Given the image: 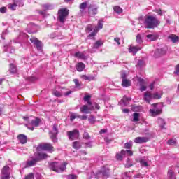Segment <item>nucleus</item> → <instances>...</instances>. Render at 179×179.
<instances>
[{
    "mask_svg": "<svg viewBox=\"0 0 179 179\" xmlns=\"http://www.w3.org/2000/svg\"><path fill=\"white\" fill-rule=\"evenodd\" d=\"M10 168L8 166H5L1 171V179H10Z\"/></svg>",
    "mask_w": 179,
    "mask_h": 179,
    "instance_id": "nucleus-9",
    "label": "nucleus"
},
{
    "mask_svg": "<svg viewBox=\"0 0 179 179\" xmlns=\"http://www.w3.org/2000/svg\"><path fill=\"white\" fill-rule=\"evenodd\" d=\"M168 145H171L172 146H174V145H176L177 141L176 139H170L167 141Z\"/></svg>",
    "mask_w": 179,
    "mask_h": 179,
    "instance_id": "nucleus-50",
    "label": "nucleus"
},
{
    "mask_svg": "<svg viewBox=\"0 0 179 179\" xmlns=\"http://www.w3.org/2000/svg\"><path fill=\"white\" fill-rule=\"evenodd\" d=\"M42 6L45 12L47 10H52V9H54L53 4L47 3V4L43 5Z\"/></svg>",
    "mask_w": 179,
    "mask_h": 179,
    "instance_id": "nucleus-25",
    "label": "nucleus"
},
{
    "mask_svg": "<svg viewBox=\"0 0 179 179\" xmlns=\"http://www.w3.org/2000/svg\"><path fill=\"white\" fill-rule=\"evenodd\" d=\"M124 152H125V155H127V156H132L134 155V152L129 150H124Z\"/></svg>",
    "mask_w": 179,
    "mask_h": 179,
    "instance_id": "nucleus-57",
    "label": "nucleus"
},
{
    "mask_svg": "<svg viewBox=\"0 0 179 179\" xmlns=\"http://www.w3.org/2000/svg\"><path fill=\"white\" fill-rule=\"evenodd\" d=\"M136 43H138V44H141V43H142V37L141 36V34H138L136 36Z\"/></svg>",
    "mask_w": 179,
    "mask_h": 179,
    "instance_id": "nucleus-52",
    "label": "nucleus"
},
{
    "mask_svg": "<svg viewBox=\"0 0 179 179\" xmlns=\"http://www.w3.org/2000/svg\"><path fill=\"white\" fill-rule=\"evenodd\" d=\"M168 38H169V40H171V41H172V43H178V41H179V37L174 34H171V35L169 36Z\"/></svg>",
    "mask_w": 179,
    "mask_h": 179,
    "instance_id": "nucleus-23",
    "label": "nucleus"
},
{
    "mask_svg": "<svg viewBox=\"0 0 179 179\" xmlns=\"http://www.w3.org/2000/svg\"><path fill=\"white\" fill-rule=\"evenodd\" d=\"M25 179H34V174L32 173L28 174L26 177Z\"/></svg>",
    "mask_w": 179,
    "mask_h": 179,
    "instance_id": "nucleus-56",
    "label": "nucleus"
},
{
    "mask_svg": "<svg viewBox=\"0 0 179 179\" xmlns=\"http://www.w3.org/2000/svg\"><path fill=\"white\" fill-rule=\"evenodd\" d=\"M78 118L82 120H87V115H78L77 116Z\"/></svg>",
    "mask_w": 179,
    "mask_h": 179,
    "instance_id": "nucleus-61",
    "label": "nucleus"
},
{
    "mask_svg": "<svg viewBox=\"0 0 179 179\" xmlns=\"http://www.w3.org/2000/svg\"><path fill=\"white\" fill-rule=\"evenodd\" d=\"M17 6V4L16 1H15L14 3L8 4V9H10V10H16Z\"/></svg>",
    "mask_w": 179,
    "mask_h": 179,
    "instance_id": "nucleus-38",
    "label": "nucleus"
},
{
    "mask_svg": "<svg viewBox=\"0 0 179 179\" xmlns=\"http://www.w3.org/2000/svg\"><path fill=\"white\" fill-rule=\"evenodd\" d=\"M66 134L69 141H75V139L79 138V131L78 129L67 131Z\"/></svg>",
    "mask_w": 179,
    "mask_h": 179,
    "instance_id": "nucleus-8",
    "label": "nucleus"
},
{
    "mask_svg": "<svg viewBox=\"0 0 179 179\" xmlns=\"http://www.w3.org/2000/svg\"><path fill=\"white\" fill-rule=\"evenodd\" d=\"M108 171V168L107 166H103L101 168V171L97 173V176L99 177H103V178H107L110 176Z\"/></svg>",
    "mask_w": 179,
    "mask_h": 179,
    "instance_id": "nucleus-12",
    "label": "nucleus"
},
{
    "mask_svg": "<svg viewBox=\"0 0 179 179\" xmlns=\"http://www.w3.org/2000/svg\"><path fill=\"white\" fill-rule=\"evenodd\" d=\"M30 41L36 45L38 51H41L43 50V44L41 41H38L36 38H30Z\"/></svg>",
    "mask_w": 179,
    "mask_h": 179,
    "instance_id": "nucleus-13",
    "label": "nucleus"
},
{
    "mask_svg": "<svg viewBox=\"0 0 179 179\" xmlns=\"http://www.w3.org/2000/svg\"><path fill=\"white\" fill-rule=\"evenodd\" d=\"M121 78L122 80H124V79H127V73L125 72H122Z\"/></svg>",
    "mask_w": 179,
    "mask_h": 179,
    "instance_id": "nucleus-62",
    "label": "nucleus"
},
{
    "mask_svg": "<svg viewBox=\"0 0 179 179\" xmlns=\"http://www.w3.org/2000/svg\"><path fill=\"white\" fill-rule=\"evenodd\" d=\"M69 15V10L67 8H61L57 13V20H59L60 23H65Z\"/></svg>",
    "mask_w": 179,
    "mask_h": 179,
    "instance_id": "nucleus-5",
    "label": "nucleus"
},
{
    "mask_svg": "<svg viewBox=\"0 0 179 179\" xmlns=\"http://www.w3.org/2000/svg\"><path fill=\"white\" fill-rule=\"evenodd\" d=\"M149 141V138L148 137H136L135 139H134V142L135 143H145L146 142H148Z\"/></svg>",
    "mask_w": 179,
    "mask_h": 179,
    "instance_id": "nucleus-20",
    "label": "nucleus"
},
{
    "mask_svg": "<svg viewBox=\"0 0 179 179\" xmlns=\"http://www.w3.org/2000/svg\"><path fill=\"white\" fill-rule=\"evenodd\" d=\"M76 69H77V71H78V72H82V71H83V69H85V64L78 63L76 65Z\"/></svg>",
    "mask_w": 179,
    "mask_h": 179,
    "instance_id": "nucleus-30",
    "label": "nucleus"
},
{
    "mask_svg": "<svg viewBox=\"0 0 179 179\" xmlns=\"http://www.w3.org/2000/svg\"><path fill=\"white\" fill-rule=\"evenodd\" d=\"M67 178H68V179H76L77 177H76V176H75V175H69V176H67Z\"/></svg>",
    "mask_w": 179,
    "mask_h": 179,
    "instance_id": "nucleus-64",
    "label": "nucleus"
},
{
    "mask_svg": "<svg viewBox=\"0 0 179 179\" xmlns=\"http://www.w3.org/2000/svg\"><path fill=\"white\" fill-rule=\"evenodd\" d=\"M66 162H52L50 164L49 167L50 170L55 171V173H62L66 170Z\"/></svg>",
    "mask_w": 179,
    "mask_h": 179,
    "instance_id": "nucleus-3",
    "label": "nucleus"
},
{
    "mask_svg": "<svg viewBox=\"0 0 179 179\" xmlns=\"http://www.w3.org/2000/svg\"><path fill=\"white\" fill-rule=\"evenodd\" d=\"M139 82H140V91L145 92V90H146L147 89V87L143 85V83L145 82V80L142 78H140Z\"/></svg>",
    "mask_w": 179,
    "mask_h": 179,
    "instance_id": "nucleus-28",
    "label": "nucleus"
},
{
    "mask_svg": "<svg viewBox=\"0 0 179 179\" xmlns=\"http://www.w3.org/2000/svg\"><path fill=\"white\" fill-rule=\"evenodd\" d=\"M152 107L154 109H150L149 113L151 117H157V115H160L162 114V105L159 103H154L152 104Z\"/></svg>",
    "mask_w": 179,
    "mask_h": 179,
    "instance_id": "nucleus-6",
    "label": "nucleus"
},
{
    "mask_svg": "<svg viewBox=\"0 0 179 179\" xmlns=\"http://www.w3.org/2000/svg\"><path fill=\"white\" fill-rule=\"evenodd\" d=\"M168 177L170 179H176V173H174V171L171 169H169L168 171Z\"/></svg>",
    "mask_w": 179,
    "mask_h": 179,
    "instance_id": "nucleus-32",
    "label": "nucleus"
},
{
    "mask_svg": "<svg viewBox=\"0 0 179 179\" xmlns=\"http://www.w3.org/2000/svg\"><path fill=\"white\" fill-rule=\"evenodd\" d=\"M90 95H86L84 97V100L87 102V104H88V106H92L93 105V103H92V101H90Z\"/></svg>",
    "mask_w": 179,
    "mask_h": 179,
    "instance_id": "nucleus-44",
    "label": "nucleus"
},
{
    "mask_svg": "<svg viewBox=\"0 0 179 179\" xmlns=\"http://www.w3.org/2000/svg\"><path fill=\"white\" fill-rule=\"evenodd\" d=\"M23 119L28 122V124H26V127L31 131H34V127H38L40 125V122H41V120H40V118L33 117V116L29 117H23Z\"/></svg>",
    "mask_w": 179,
    "mask_h": 179,
    "instance_id": "nucleus-2",
    "label": "nucleus"
},
{
    "mask_svg": "<svg viewBox=\"0 0 179 179\" xmlns=\"http://www.w3.org/2000/svg\"><path fill=\"white\" fill-rule=\"evenodd\" d=\"M78 117H79L78 113H71V115H70V121L71 122H73V120H75L76 118H78Z\"/></svg>",
    "mask_w": 179,
    "mask_h": 179,
    "instance_id": "nucleus-45",
    "label": "nucleus"
},
{
    "mask_svg": "<svg viewBox=\"0 0 179 179\" xmlns=\"http://www.w3.org/2000/svg\"><path fill=\"white\" fill-rule=\"evenodd\" d=\"M131 99L124 96L123 99L121 100L120 103H122L124 106H127V104H128V101H129Z\"/></svg>",
    "mask_w": 179,
    "mask_h": 179,
    "instance_id": "nucleus-42",
    "label": "nucleus"
},
{
    "mask_svg": "<svg viewBox=\"0 0 179 179\" xmlns=\"http://www.w3.org/2000/svg\"><path fill=\"white\" fill-rule=\"evenodd\" d=\"M1 13H6V7H2L0 8Z\"/></svg>",
    "mask_w": 179,
    "mask_h": 179,
    "instance_id": "nucleus-63",
    "label": "nucleus"
},
{
    "mask_svg": "<svg viewBox=\"0 0 179 179\" xmlns=\"http://www.w3.org/2000/svg\"><path fill=\"white\" fill-rule=\"evenodd\" d=\"M52 94L55 96L56 97H62V93L59 92V91L55 90L52 92Z\"/></svg>",
    "mask_w": 179,
    "mask_h": 179,
    "instance_id": "nucleus-48",
    "label": "nucleus"
},
{
    "mask_svg": "<svg viewBox=\"0 0 179 179\" xmlns=\"http://www.w3.org/2000/svg\"><path fill=\"white\" fill-rule=\"evenodd\" d=\"M75 57L76 58H80L81 59H85L86 56H85V54L80 52H77L75 53Z\"/></svg>",
    "mask_w": 179,
    "mask_h": 179,
    "instance_id": "nucleus-35",
    "label": "nucleus"
},
{
    "mask_svg": "<svg viewBox=\"0 0 179 179\" xmlns=\"http://www.w3.org/2000/svg\"><path fill=\"white\" fill-rule=\"evenodd\" d=\"M131 85H132V83L131 82L130 80H128V79L122 80V86H123V87H128L131 86Z\"/></svg>",
    "mask_w": 179,
    "mask_h": 179,
    "instance_id": "nucleus-26",
    "label": "nucleus"
},
{
    "mask_svg": "<svg viewBox=\"0 0 179 179\" xmlns=\"http://www.w3.org/2000/svg\"><path fill=\"white\" fill-rule=\"evenodd\" d=\"M139 113H134V114H133V117H134V119H133V121L134 122H138V121H139Z\"/></svg>",
    "mask_w": 179,
    "mask_h": 179,
    "instance_id": "nucleus-46",
    "label": "nucleus"
},
{
    "mask_svg": "<svg viewBox=\"0 0 179 179\" xmlns=\"http://www.w3.org/2000/svg\"><path fill=\"white\" fill-rule=\"evenodd\" d=\"M15 3H17V6H23L24 5V2L22 0H16Z\"/></svg>",
    "mask_w": 179,
    "mask_h": 179,
    "instance_id": "nucleus-53",
    "label": "nucleus"
},
{
    "mask_svg": "<svg viewBox=\"0 0 179 179\" xmlns=\"http://www.w3.org/2000/svg\"><path fill=\"white\" fill-rule=\"evenodd\" d=\"M158 124H159L160 128L164 129V125H166V121H164L162 118H158Z\"/></svg>",
    "mask_w": 179,
    "mask_h": 179,
    "instance_id": "nucleus-33",
    "label": "nucleus"
},
{
    "mask_svg": "<svg viewBox=\"0 0 179 179\" xmlns=\"http://www.w3.org/2000/svg\"><path fill=\"white\" fill-rule=\"evenodd\" d=\"M153 99V96L152 95V93L150 92H146L144 93L143 100L144 101H146V103H148V104H150V101Z\"/></svg>",
    "mask_w": 179,
    "mask_h": 179,
    "instance_id": "nucleus-16",
    "label": "nucleus"
},
{
    "mask_svg": "<svg viewBox=\"0 0 179 179\" xmlns=\"http://www.w3.org/2000/svg\"><path fill=\"white\" fill-rule=\"evenodd\" d=\"M73 82L77 89H80V86H83V84L82 83H79V80L78 79H74Z\"/></svg>",
    "mask_w": 179,
    "mask_h": 179,
    "instance_id": "nucleus-40",
    "label": "nucleus"
},
{
    "mask_svg": "<svg viewBox=\"0 0 179 179\" xmlns=\"http://www.w3.org/2000/svg\"><path fill=\"white\" fill-rule=\"evenodd\" d=\"M37 162H38V159L36 158H33L31 160H28L26 162L25 167H33V166H36Z\"/></svg>",
    "mask_w": 179,
    "mask_h": 179,
    "instance_id": "nucleus-21",
    "label": "nucleus"
},
{
    "mask_svg": "<svg viewBox=\"0 0 179 179\" xmlns=\"http://www.w3.org/2000/svg\"><path fill=\"white\" fill-rule=\"evenodd\" d=\"M175 75H178L179 76V64L176 65L175 67V71L173 72Z\"/></svg>",
    "mask_w": 179,
    "mask_h": 179,
    "instance_id": "nucleus-58",
    "label": "nucleus"
},
{
    "mask_svg": "<svg viewBox=\"0 0 179 179\" xmlns=\"http://www.w3.org/2000/svg\"><path fill=\"white\" fill-rule=\"evenodd\" d=\"M97 9L98 8L96 6V5L90 4L88 6V13L92 15H97Z\"/></svg>",
    "mask_w": 179,
    "mask_h": 179,
    "instance_id": "nucleus-14",
    "label": "nucleus"
},
{
    "mask_svg": "<svg viewBox=\"0 0 179 179\" xmlns=\"http://www.w3.org/2000/svg\"><path fill=\"white\" fill-rule=\"evenodd\" d=\"M38 148L41 149L42 150H47L50 153H52V152H54V146H52V145L50 143L39 144Z\"/></svg>",
    "mask_w": 179,
    "mask_h": 179,
    "instance_id": "nucleus-10",
    "label": "nucleus"
},
{
    "mask_svg": "<svg viewBox=\"0 0 179 179\" xmlns=\"http://www.w3.org/2000/svg\"><path fill=\"white\" fill-rule=\"evenodd\" d=\"M18 141L22 145L27 143V136L24 134H20L17 136Z\"/></svg>",
    "mask_w": 179,
    "mask_h": 179,
    "instance_id": "nucleus-22",
    "label": "nucleus"
},
{
    "mask_svg": "<svg viewBox=\"0 0 179 179\" xmlns=\"http://www.w3.org/2000/svg\"><path fill=\"white\" fill-rule=\"evenodd\" d=\"M83 138L84 139H90V135H89V133L85 132L83 134Z\"/></svg>",
    "mask_w": 179,
    "mask_h": 179,
    "instance_id": "nucleus-60",
    "label": "nucleus"
},
{
    "mask_svg": "<svg viewBox=\"0 0 179 179\" xmlns=\"http://www.w3.org/2000/svg\"><path fill=\"white\" fill-rule=\"evenodd\" d=\"M132 148V141H129L124 144L125 149H131Z\"/></svg>",
    "mask_w": 179,
    "mask_h": 179,
    "instance_id": "nucleus-49",
    "label": "nucleus"
},
{
    "mask_svg": "<svg viewBox=\"0 0 179 179\" xmlns=\"http://www.w3.org/2000/svg\"><path fill=\"white\" fill-rule=\"evenodd\" d=\"M101 45H103V42L101 41H96L93 45V48L97 49L101 47Z\"/></svg>",
    "mask_w": 179,
    "mask_h": 179,
    "instance_id": "nucleus-37",
    "label": "nucleus"
},
{
    "mask_svg": "<svg viewBox=\"0 0 179 179\" xmlns=\"http://www.w3.org/2000/svg\"><path fill=\"white\" fill-rule=\"evenodd\" d=\"M81 79H83V80H88L89 82H91V80H94L95 77L93 76H86V75H82L80 76Z\"/></svg>",
    "mask_w": 179,
    "mask_h": 179,
    "instance_id": "nucleus-24",
    "label": "nucleus"
},
{
    "mask_svg": "<svg viewBox=\"0 0 179 179\" xmlns=\"http://www.w3.org/2000/svg\"><path fill=\"white\" fill-rule=\"evenodd\" d=\"M143 64H144L143 60L138 59L136 64L137 68H141L143 65Z\"/></svg>",
    "mask_w": 179,
    "mask_h": 179,
    "instance_id": "nucleus-51",
    "label": "nucleus"
},
{
    "mask_svg": "<svg viewBox=\"0 0 179 179\" xmlns=\"http://www.w3.org/2000/svg\"><path fill=\"white\" fill-rule=\"evenodd\" d=\"M141 50H142V47L130 46V48H129V52H131L134 55H136V52H138V51H141Z\"/></svg>",
    "mask_w": 179,
    "mask_h": 179,
    "instance_id": "nucleus-19",
    "label": "nucleus"
},
{
    "mask_svg": "<svg viewBox=\"0 0 179 179\" xmlns=\"http://www.w3.org/2000/svg\"><path fill=\"white\" fill-rule=\"evenodd\" d=\"M58 128H57V125L54 124L52 127V131L49 132L50 138L52 141V142H57L58 138H57V135H58Z\"/></svg>",
    "mask_w": 179,
    "mask_h": 179,
    "instance_id": "nucleus-7",
    "label": "nucleus"
},
{
    "mask_svg": "<svg viewBox=\"0 0 179 179\" xmlns=\"http://www.w3.org/2000/svg\"><path fill=\"white\" fill-rule=\"evenodd\" d=\"M94 108L100 110V106L96 103H94L93 105H89V106H87V105H83L80 108V111L83 114H90L91 111H93Z\"/></svg>",
    "mask_w": 179,
    "mask_h": 179,
    "instance_id": "nucleus-4",
    "label": "nucleus"
},
{
    "mask_svg": "<svg viewBox=\"0 0 179 179\" xmlns=\"http://www.w3.org/2000/svg\"><path fill=\"white\" fill-rule=\"evenodd\" d=\"M158 38H159V36H157V35H156V34L147 35V38H148L150 41H155Z\"/></svg>",
    "mask_w": 179,
    "mask_h": 179,
    "instance_id": "nucleus-31",
    "label": "nucleus"
},
{
    "mask_svg": "<svg viewBox=\"0 0 179 179\" xmlns=\"http://www.w3.org/2000/svg\"><path fill=\"white\" fill-rule=\"evenodd\" d=\"M167 52V49L166 48H160L157 49V50L155 52V57H160L161 55H164Z\"/></svg>",
    "mask_w": 179,
    "mask_h": 179,
    "instance_id": "nucleus-17",
    "label": "nucleus"
},
{
    "mask_svg": "<svg viewBox=\"0 0 179 179\" xmlns=\"http://www.w3.org/2000/svg\"><path fill=\"white\" fill-rule=\"evenodd\" d=\"M125 157V150H122L120 153L116 155L117 160H122L123 157Z\"/></svg>",
    "mask_w": 179,
    "mask_h": 179,
    "instance_id": "nucleus-27",
    "label": "nucleus"
},
{
    "mask_svg": "<svg viewBox=\"0 0 179 179\" xmlns=\"http://www.w3.org/2000/svg\"><path fill=\"white\" fill-rule=\"evenodd\" d=\"M6 34H8V30L6 29L5 31H3L1 34V38L2 40H5V36H6Z\"/></svg>",
    "mask_w": 179,
    "mask_h": 179,
    "instance_id": "nucleus-59",
    "label": "nucleus"
},
{
    "mask_svg": "<svg viewBox=\"0 0 179 179\" xmlns=\"http://www.w3.org/2000/svg\"><path fill=\"white\" fill-rule=\"evenodd\" d=\"M122 179H131V176H128V173H124L122 175Z\"/></svg>",
    "mask_w": 179,
    "mask_h": 179,
    "instance_id": "nucleus-54",
    "label": "nucleus"
},
{
    "mask_svg": "<svg viewBox=\"0 0 179 179\" xmlns=\"http://www.w3.org/2000/svg\"><path fill=\"white\" fill-rule=\"evenodd\" d=\"M103 29V21L99 20L98 21V26L95 27L94 31L89 34L88 37L90 38L92 37H94L97 33H99V30Z\"/></svg>",
    "mask_w": 179,
    "mask_h": 179,
    "instance_id": "nucleus-11",
    "label": "nucleus"
},
{
    "mask_svg": "<svg viewBox=\"0 0 179 179\" xmlns=\"http://www.w3.org/2000/svg\"><path fill=\"white\" fill-rule=\"evenodd\" d=\"M88 121H89L90 124L93 125V124H96V117H94L93 116V115H90L88 118Z\"/></svg>",
    "mask_w": 179,
    "mask_h": 179,
    "instance_id": "nucleus-39",
    "label": "nucleus"
},
{
    "mask_svg": "<svg viewBox=\"0 0 179 179\" xmlns=\"http://www.w3.org/2000/svg\"><path fill=\"white\" fill-rule=\"evenodd\" d=\"M140 163L143 167H148L149 166V164H148V161H146V159H141Z\"/></svg>",
    "mask_w": 179,
    "mask_h": 179,
    "instance_id": "nucleus-43",
    "label": "nucleus"
},
{
    "mask_svg": "<svg viewBox=\"0 0 179 179\" xmlns=\"http://www.w3.org/2000/svg\"><path fill=\"white\" fill-rule=\"evenodd\" d=\"M132 166H133L132 163H131L129 159H127V164L125 165V167H127V169H129V167H132Z\"/></svg>",
    "mask_w": 179,
    "mask_h": 179,
    "instance_id": "nucleus-55",
    "label": "nucleus"
},
{
    "mask_svg": "<svg viewBox=\"0 0 179 179\" xmlns=\"http://www.w3.org/2000/svg\"><path fill=\"white\" fill-rule=\"evenodd\" d=\"M36 159H38V162H40V160H44V159H47L48 157V155L43 152H36L35 153Z\"/></svg>",
    "mask_w": 179,
    "mask_h": 179,
    "instance_id": "nucleus-15",
    "label": "nucleus"
},
{
    "mask_svg": "<svg viewBox=\"0 0 179 179\" xmlns=\"http://www.w3.org/2000/svg\"><path fill=\"white\" fill-rule=\"evenodd\" d=\"M152 99L155 100H159V99H162V94H159V92H155L154 94H152Z\"/></svg>",
    "mask_w": 179,
    "mask_h": 179,
    "instance_id": "nucleus-36",
    "label": "nucleus"
},
{
    "mask_svg": "<svg viewBox=\"0 0 179 179\" xmlns=\"http://www.w3.org/2000/svg\"><path fill=\"white\" fill-rule=\"evenodd\" d=\"M96 27L94 24H88L86 27V32L90 33V31H92V30H93Z\"/></svg>",
    "mask_w": 179,
    "mask_h": 179,
    "instance_id": "nucleus-41",
    "label": "nucleus"
},
{
    "mask_svg": "<svg viewBox=\"0 0 179 179\" xmlns=\"http://www.w3.org/2000/svg\"><path fill=\"white\" fill-rule=\"evenodd\" d=\"M113 9L116 13H118V15H120V13H122V8H121V7L120 6H115L114 7Z\"/></svg>",
    "mask_w": 179,
    "mask_h": 179,
    "instance_id": "nucleus-47",
    "label": "nucleus"
},
{
    "mask_svg": "<svg viewBox=\"0 0 179 179\" xmlns=\"http://www.w3.org/2000/svg\"><path fill=\"white\" fill-rule=\"evenodd\" d=\"M144 24L146 29H155L160 24V21L155 16L148 15L145 20Z\"/></svg>",
    "mask_w": 179,
    "mask_h": 179,
    "instance_id": "nucleus-1",
    "label": "nucleus"
},
{
    "mask_svg": "<svg viewBox=\"0 0 179 179\" xmlns=\"http://www.w3.org/2000/svg\"><path fill=\"white\" fill-rule=\"evenodd\" d=\"M73 148L74 149H80V148H82V144L79 141H75L73 143Z\"/></svg>",
    "mask_w": 179,
    "mask_h": 179,
    "instance_id": "nucleus-34",
    "label": "nucleus"
},
{
    "mask_svg": "<svg viewBox=\"0 0 179 179\" xmlns=\"http://www.w3.org/2000/svg\"><path fill=\"white\" fill-rule=\"evenodd\" d=\"M87 5H89V2L87 1L81 3L80 4L79 8L81 15H85V13H86V8H87Z\"/></svg>",
    "mask_w": 179,
    "mask_h": 179,
    "instance_id": "nucleus-18",
    "label": "nucleus"
},
{
    "mask_svg": "<svg viewBox=\"0 0 179 179\" xmlns=\"http://www.w3.org/2000/svg\"><path fill=\"white\" fill-rule=\"evenodd\" d=\"M10 73H17V67L16 65L13 64H10Z\"/></svg>",
    "mask_w": 179,
    "mask_h": 179,
    "instance_id": "nucleus-29",
    "label": "nucleus"
}]
</instances>
